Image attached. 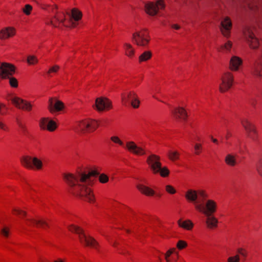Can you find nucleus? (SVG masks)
<instances>
[{
    "label": "nucleus",
    "instance_id": "nucleus-26",
    "mask_svg": "<svg viewBox=\"0 0 262 262\" xmlns=\"http://www.w3.org/2000/svg\"><path fill=\"white\" fill-rule=\"evenodd\" d=\"M15 34V29L13 28L8 27L0 31V38L6 39Z\"/></svg>",
    "mask_w": 262,
    "mask_h": 262
},
{
    "label": "nucleus",
    "instance_id": "nucleus-50",
    "mask_svg": "<svg viewBox=\"0 0 262 262\" xmlns=\"http://www.w3.org/2000/svg\"><path fill=\"white\" fill-rule=\"evenodd\" d=\"M195 150V154L196 155H199L202 149V145L201 144L196 143L194 146Z\"/></svg>",
    "mask_w": 262,
    "mask_h": 262
},
{
    "label": "nucleus",
    "instance_id": "nucleus-53",
    "mask_svg": "<svg viewBox=\"0 0 262 262\" xmlns=\"http://www.w3.org/2000/svg\"><path fill=\"white\" fill-rule=\"evenodd\" d=\"M0 128L3 130H7L8 128L6 126V125H5L3 123L0 121Z\"/></svg>",
    "mask_w": 262,
    "mask_h": 262
},
{
    "label": "nucleus",
    "instance_id": "nucleus-24",
    "mask_svg": "<svg viewBox=\"0 0 262 262\" xmlns=\"http://www.w3.org/2000/svg\"><path fill=\"white\" fill-rule=\"evenodd\" d=\"M242 60L239 57L233 56H232L229 62V68L232 71H237L239 69V67L242 64Z\"/></svg>",
    "mask_w": 262,
    "mask_h": 262
},
{
    "label": "nucleus",
    "instance_id": "nucleus-9",
    "mask_svg": "<svg viewBox=\"0 0 262 262\" xmlns=\"http://www.w3.org/2000/svg\"><path fill=\"white\" fill-rule=\"evenodd\" d=\"M222 83L220 84V91L221 92H225L228 91L231 86L233 82V76L229 72H225L221 77Z\"/></svg>",
    "mask_w": 262,
    "mask_h": 262
},
{
    "label": "nucleus",
    "instance_id": "nucleus-48",
    "mask_svg": "<svg viewBox=\"0 0 262 262\" xmlns=\"http://www.w3.org/2000/svg\"><path fill=\"white\" fill-rule=\"evenodd\" d=\"M165 189L166 191L170 194H174L176 192L175 189L172 186L169 185H166Z\"/></svg>",
    "mask_w": 262,
    "mask_h": 262
},
{
    "label": "nucleus",
    "instance_id": "nucleus-40",
    "mask_svg": "<svg viewBox=\"0 0 262 262\" xmlns=\"http://www.w3.org/2000/svg\"><path fill=\"white\" fill-rule=\"evenodd\" d=\"M187 244L186 242L180 240L178 241L177 244V247L179 249L182 250L183 248H185L187 246Z\"/></svg>",
    "mask_w": 262,
    "mask_h": 262
},
{
    "label": "nucleus",
    "instance_id": "nucleus-61",
    "mask_svg": "<svg viewBox=\"0 0 262 262\" xmlns=\"http://www.w3.org/2000/svg\"><path fill=\"white\" fill-rule=\"evenodd\" d=\"M126 231H127V232H129V230H126Z\"/></svg>",
    "mask_w": 262,
    "mask_h": 262
},
{
    "label": "nucleus",
    "instance_id": "nucleus-14",
    "mask_svg": "<svg viewBox=\"0 0 262 262\" xmlns=\"http://www.w3.org/2000/svg\"><path fill=\"white\" fill-rule=\"evenodd\" d=\"M241 123L246 130L248 137L253 141H256L257 139V132L254 125L246 119H242Z\"/></svg>",
    "mask_w": 262,
    "mask_h": 262
},
{
    "label": "nucleus",
    "instance_id": "nucleus-27",
    "mask_svg": "<svg viewBox=\"0 0 262 262\" xmlns=\"http://www.w3.org/2000/svg\"><path fill=\"white\" fill-rule=\"evenodd\" d=\"M137 188L142 193L147 196H152L155 193L154 190L143 184L137 185Z\"/></svg>",
    "mask_w": 262,
    "mask_h": 262
},
{
    "label": "nucleus",
    "instance_id": "nucleus-36",
    "mask_svg": "<svg viewBox=\"0 0 262 262\" xmlns=\"http://www.w3.org/2000/svg\"><path fill=\"white\" fill-rule=\"evenodd\" d=\"M237 252L243 258L244 260L246 259L248 256L247 250L243 248H239L237 249Z\"/></svg>",
    "mask_w": 262,
    "mask_h": 262
},
{
    "label": "nucleus",
    "instance_id": "nucleus-19",
    "mask_svg": "<svg viewBox=\"0 0 262 262\" xmlns=\"http://www.w3.org/2000/svg\"><path fill=\"white\" fill-rule=\"evenodd\" d=\"M252 73L257 77H262V51L255 61L252 68Z\"/></svg>",
    "mask_w": 262,
    "mask_h": 262
},
{
    "label": "nucleus",
    "instance_id": "nucleus-47",
    "mask_svg": "<svg viewBox=\"0 0 262 262\" xmlns=\"http://www.w3.org/2000/svg\"><path fill=\"white\" fill-rule=\"evenodd\" d=\"M232 47V43L231 41H227L224 45L221 47L222 50H226L227 51L230 50Z\"/></svg>",
    "mask_w": 262,
    "mask_h": 262
},
{
    "label": "nucleus",
    "instance_id": "nucleus-43",
    "mask_svg": "<svg viewBox=\"0 0 262 262\" xmlns=\"http://www.w3.org/2000/svg\"><path fill=\"white\" fill-rule=\"evenodd\" d=\"M14 213L19 215L20 216H24L27 215V213L19 209L15 208L13 210Z\"/></svg>",
    "mask_w": 262,
    "mask_h": 262
},
{
    "label": "nucleus",
    "instance_id": "nucleus-49",
    "mask_svg": "<svg viewBox=\"0 0 262 262\" xmlns=\"http://www.w3.org/2000/svg\"><path fill=\"white\" fill-rule=\"evenodd\" d=\"M7 108H8L5 104L0 103V114H2V115L6 114Z\"/></svg>",
    "mask_w": 262,
    "mask_h": 262
},
{
    "label": "nucleus",
    "instance_id": "nucleus-37",
    "mask_svg": "<svg viewBox=\"0 0 262 262\" xmlns=\"http://www.w3.org/2000/svg\"><path fill=\"white\" fill-rule=\"evenodd\" d=\"M27 62L29 64H34L38 62V59L34 55H29L27 57Z\"/></svg>",
    "mask_w": 262,
    "mask_h": 262
},
{
    "label": "nucleus",
    "instance_id": "nucleus-2",
    "mask_svg": "<svg viewBox=\"0 0 262 262\" xmlns=\"http://www.w3.org/2000/svg\"><path fill=\"white\" fill-rule=\"evenodd\" d=\"M69 229L71 232L79 234V238L82 244H84L87 246L97 249L98 243L97 241L91 236L88 237L79 227L72 225L69 227Z\"/></svg>",
    "mask_w": 262,
    "mask_h": 262
},
{
    "label": "nucleus",
    "instance_id": "nucleus-56",
    "mask_svg": "<svg viewBox=\"0 0 262 262\" xmlns=\"http://www.w3.org/2000/svg\"><path fill=\"white\" fill-rule=\"evenodd\" d=\"M50 24L51 25L53 26L54 27H58V26L52 20L50 21Z\"/></svg>",
    "mask_w": 262,
    "mask_h": 262
},
{
    "label": "nucleus",
    "instance_id": "nucleus-15",
    "mask_svg": "<svg viewBox=\"0 0 262 262\" xmlns=\"http://www.w3.org/2000/svg\"><path fill=\"white\" fill-rule=\"evenodd\" d=\"M93 107H95L97 111L101 112L110 109L112 107V103L107 98L99 97L96 99Z\"/></svg>",
    "mask_w": 262,
    "mask_h": 262
},
{
    "label": "nucleus",
    "instance_id": "nucleus-10",
    "mask_svg": "<svg viewBox=\"0 0 262 262\" xmlns=\"http://www.w3.org/2000/svg\"><path fill=\"white\" fill-rule=\"evenodd\" d=\"M146 162L154 174L158 173V170L162 165L159 156L151 154L147 157Z\"/></svg>",
    "mask_w": 262,
    "mask_h": 262
},
{
    "label": "nucleus",
    "instance_id": "nucleus-4",
    "mask_svg": "<svg viewBox=\"0 0 262 262\" xmlns=\"http://www.w3.org/2000/svg\"><path fill=\"white\" fill-rule=\"evenodd\" d=\"M185 197L187 201L192 202L196 208V204H200L202 201L206 200L207 195L204 190L196 191L190 189L186 192Z\"/></svg>",
    "mask_w": 262,
    "mask_h": 262
},
{
    "label": "nucleus",
    "instance_id": "nucleus-30",
    "mask_svg": "<svg viewBox=\"0 0 262 262\" xmlns=\"http://www.w3.org/2000/svg\"><path fill=\"white\" fill-rule=\"evenodd\" d=\"M225 162L228 165L234 166L236 164L235 156L231 154H228L225 157Z\"/></svg>",
    "mask_w": 262,
    "mask_h": 262
},
{
    "label": "nucleus",
    "instance_id": "nucleus-52",
    "mask_svg": "<svg viewBox=\"0 0 262 262\" xmlns=\"http://www.w3.org/2000/svg\"><path fill=\"white\" fill-rule=\"evenodd\" d=\"M16 121H17L18 125L21 128V129L23 131H25V130H26L25 126L18 120V119H16Z\"/></svg>",
    "mask_w": 262,
    "mask_h": 262
},
{
    "label": "nucleus",
    "instance_id": "nucleus-39",
    "mask_svg": "<svg viewBox=\"0 0 262 262\" xmlns=\"http://www.w3.org/2000/svg\"><path fill=\"white\" fill-rule=\"evenodd\" d=\"M32 10V7L29 5L27 4L25 6V7L23 9V12L26 15H28L30 14L31 11Z\"/></svg>",
    "mask_w": 262,
    "mask_h": 262
},
{
    "label": "nucleus",
    "instance_id": "nucleus-23",
    "mask_svg": "<svg viewBox=\"0 0 262 262\" xmlns=\"http://www.w3.org/2000/svg\"><path fill=\"white\" fill-rule=\"evenodd\" d=\"M70 16L69 22L72 27H75L76 24L74 22L75 21H78L82 17V13L80 11H78L76 9H73L72 10L71 14H68Z\"/></svg>",
    "mask_w": 262,
    "mask_h": 262
},
{
    "label": "nucleus",
    "instance_id": "nucleus-21",
    "mask_svg": "<svg viewBox=\"0 0 262 262\" xmlns=\"http://www.w3.org/2000/svg\"><path fill=\"white\" fill-rule=\"evenodd\" d=\"M122 99L124 103L127 102L128 100H130L131 105L134 108H138L139 106L140 101L135 93L130 92L127 94L126 97L125 95H122Z\"/></svg>",
    "mask_w": 262,
    "mask_h": 262
},
{
    "label": "nucleus",
    "instance_id": "nucleus-8",
    "mask_svg": "<svg viewBox=\"0 0 262 262\" xmlns=\"http://www.w3.org/2000/svg\"><path fill=\"white\" fill-rule=\"evenodd\" d=\"M132 40L137 46L144 47L148 45L149 39L146 30H143L133 33Z\"/></svg>",
    "mask_w": 262,
    "mask_h": 262
},
{
    "label": "nucleus",
    "instance_id": "nucleus-20",
    "mask_svg": "<svg viewBox=\"0 0 262 262\" xmlns=\"http://www.w3.org/2000/svg\"><path fill=\"white\" fill-rule=\"evenodd\" d=\"M231 26V21L228 17H225L224 19L221 21L220 29L224 36L228 37L229 36Z\"/></svg>",
    "mask_w": 262,
    "mask_h": 262
},
{
    "label": "nucleus",
    "instance_id": "nucleus-7",
    "mask_svg": "<svg viewBox=\"0 0 262 262\" xmlns=\"http://www.w3.org/2000/svg\"><path fill=\"white\" fill-rule=\"evenodd\" d=\"M21 163L25 167L39 170L42 168L43 164L42 161L37 157H32L31 156H25L21 159Z\"/></svg>",
    "mask_w": 262,
    "mask_h": 262
},
{
    "label": "nucleus",
    "instance_id": "nucleus-44",
    "mask_svg": "<svg viewBox=\"0 0 262 262\" xmlns=\"http://www.w3.org/2000/svg\"><path fill=\"white\" fill-rule=\"evenodd\" d=\"M1 233L3 236L7 237L9 234V229L7 227H4L1 229Z\"/></svg>",
    "mask_w": 262,
    "mask_h": 262
},
{
    "label": "nucleus",
    "instance_id": "nucleus-38",
    "mask_svg": "<svg viewBox=\"0 0 262 262\" xmlns=\"http://www.w3.org/2000/svg\"><path fill=\"white\" fill-rule=\"evenodd\" d=\"M9 84L13 88H16L18 86V82L17 79L13 77L9 76Z\"/></svg>",
    "mask_w": 262,
    "mask_h": 262
},
{
    "label": "nucleus",
    "instance_id": "nucleus-17",
    "mask_svg": "<svg viewBox=\"0 0 262 262\" xmlns=\"http://www.w3.org/2000/svg\"><path fill=\"white\" fill-rule=\"evenodd\" d=\"M15 73L14 67L7 63H2L0 66V75L2 78H9Z\"/></svg>",
    "mask_w": 262,
    "mask_h": 262
},
{
    "label": "nucleus",
    "instance_id": "nucleus-12",
    "mask_svg": "<svg viewBox=\"0 0 262 262\" xmlns=\"http://www.w3.org/2000/svg\"><path fill=\"white\" fill-rule=\"evenodd\" d=\"M244 38L250 48L255 49H257L259 46L258 39L253 34L252 30L249 28H247L244 31Z\"/></svg>",
    "mask_w": 262,
    "mask_h": 262
},
{
    "label": "nucleus",
    "instance_id": "nucleus-6",
    "mask_svg": "<svg viewBox=\"0 0 262 262\" xmlns=\"http://www.w3.org/2000/svg\"><path fill=\"white\" fill-rule=\"evenodd\" d=\"M99 124L96 120H85L77 123L75 127V130L85 133L93 132L98 127Z\"/></svg>",
    "mask_w": 262,
    "mask_h": 262
},
{
    "label": "nucleus",
    "instance_id": "nucleus-13",
    "mask_svg": "<svg viewBox=\"0 0 262 262\" xmlns=\"http://www.w3.org/2000/svg\"><path fill=\"white\" fill-rule=\"evenodd\" d=\"M64 108V103L56 98H50L48 101V108L50 113L55 114L62 111Z\"/></svg>",
    "mask_w": 262,
    "mask_h": 262
},
{
    "label": "nucleus",
    "instance_id": "nucleus-16",
    "mask_svg": "<svg viewBox=\"0 0 262 262\" xmlns=\"http://www.w3.org/2000/svg\"><path fill=\"white\" fill-rule=\"evenodd\" d=\"M9 100L15 106L19 108L26 111H30L32 105L28 102L17 97H11Z\"/></svg>",
    "mask_w": 262,
    "mask_h": 262
},
{
    "label": "nucleus",
    "instance_id": "nucleus-5",
    "mask_svg": "<svg viewBox=\"0 0 262 262\" xmlns=\"http://www.w3.org/2000/svg\"><path fill=\"white\" fill-rule=\"evenodd\" d=\"M205 200L202 201L200 204H196V209L206 216L211 215L216 210V203L211 200H207L205 203Z\"/></svg>",
    "mask_w": 262,
    "mask_h": 262
},
{
    "label": "nucleus",
    "instance_id": "nucleus-35",
    "mask_svg": "<svg viewBox=\"0 0 262 262\" xmlns=\"http://www.w3.org/2000/svg\"><path fill=\"white\" fill-rule=\"evenodd\" d=\"M167 155L171 160L174 161L179 159L180 154L177 151L170 150L168 151Z\"/></svg>",
    "mask_w": 262,
    "mask_h": 262
},
{
    "label": "nucleus",
    "instance_id": "nucleus-57",
    "mask_svg": "<svg viewBox=\"0 0 262 262\" xmlns=\"http://www.w3.org/2000/svg\"><path fill=\"white\" fill-rule=\"evenodd\" d=\"M211 139L212 141H213V142H214V143H218V141L216 139L213 138L212 137H211Z\"/></svg>",
    "mask_w": 262,
    "mask_h": 262
},
{
    "label": "nucleus",
    "instance_id": "nucleus-55",
    "mask_svg": "<svg viewBox=\"0 0 262 262\" xmlns=\"http://www.w3.org/2000/svg\"><path fill=\"white\" fill-rule=\"evenodd\" d=\"M53 262H66V259L58 258L57 259L55 260Z\"/></svg>",
    "mask_w": 262,
    "mask_h": 262
},
{
    "label": "nucleus",
    "instance_id": "nucleus-51",
    "mask_svg": "<svg viewBox=\"0 0 262 262\" xmlns=\"http://www.w3.org/2000/svg\"><path fill=\"white\" fill-rule=\"evenodd\" d=\"M59 69V67L57 65H55L53 67L50 68L49 70L48 73L50 74L51 73H56Z\"/></svg>",
    "mask_w": 262,
    "mask_h": 262
},
{
    "label": "nucleus",
    "instance_id": "nucleus-25",
    "mask_svg": "<svg viewBox=\"0 0 262 262\" xmlns=\"http://www.w3.org/2000/svg\"><path fill=\"white\" fill-rule=\"evenodd\" d=\"M26 224L29 226H34L44 227V226H48L47 223L41 219H27Z\"/></svg>",
    "mask_w": 262,
    "mask_h": 262
},
{
    "label": "nucleus",
    "instance_id": "nucleus-31",
    "mask_svg": "<svg viewBox=\"0 0 262 262\" xmlns=\"http://www.w3.org/2000/svg\"><path fill=\"white\" fill-rule=\"evenodd\" d=\"M151 53L150 51H145L143 52L139 58V60L140 62H143L147 61L151 57Z\"/></svg>",
    "mask_w": 262,
    "mask_h": 262
},
{
    "label": "nucleus",
    "instance_id": "nucleus-59",
    "mask_svg": "<svg viewBox=\"0 0 262 262\" xmlns=\"http://www.w3.org/2000/svg\"><path fill=\"white\" fill-rule=\"evenodd\" d=\"M116 244H117V243L115 242V243H114L113 244V245L114 247H115Z\"/></svg>",
    "mask_w": 262,
    "mask_h": 262
},
{
    "label": "nucleus",
    "instance_id": "nucleus-41",
    "mask_svg": "<svg viewBox=\"0 0 262 262\" xmlns=\"http://www.w3.org/2000/svg\"><path fill=\"white\" fill-rule=\"evenodd\" d=\"M256 169L259 175L262 177V158L259 159L257 163Z\"/></svg>",
    "mask_w": 262,
    "mask_h": 262
},
{
    "label": "nucleus",
    "instance_id": "nucleus-34",
    "mask_svg": "<svg viewBox=\"0 0 262 262\" xmlns=\"http://www.w3.org/2000/svg\"><path fill=\"white\" fill-rule=\"evenodd\" d=\"M158 171V173H160V176L162 177H166L169 174L168 169L166 167H162V165Z\"/></svg>",
    "mask_w": 262,
    "mask_h": 262
},
{
    "label": "nucleus",
    "instance_id": "nucleus-3",
    "mask_svg": "<svg viewBox=\"0 0 262 262\" xmlns=\"http://www.w3.org/2000/svg\"><path fill=\"white\" fill-rule=\"evenodd\" d=\"M111 140L115 143L125 147L123 142L117 136H114L111 137ZM125 147L130 152L137 155H144L146 154L145 149L142 147L138 146L133 141H128L126 143Z\"/></svg>",
    "mask_w": 262,
    "mask_h": 262
},
{
    "label": "nucleus",
    "instance_id": "nucleus-46",
    "mask_svg": "<svg viewBox=\"0 0 262 262\" xmlns=\"http://www.w3.org/2000/svg\"><path fill=\"white\" fill-rule=\"evenodd\" d=\"M176 251L175 248H171L168 250L167 252L165 254V260L169 259V257L172 253H174Z\"/></svg>",
    "mask_w": 262,
    "mask_h": 262
},
{
    "label": "nucleus",
    "instance_id": "nucleus-58",
    "mask_svg": "<svg viewBox=\"0 0 262 262\" xmlns=\"http://www.w3.org/2000/svg\"><path fill=\"white\" fill-rule=\"evenodd\" d=\"M40 260L41 261V262H47V260L45 259H42V258H40Z\"/></svg>",
    "mask_w": 262,
    "mask_h": 262
},
{
    "label": "nucleus",
    "instance_id": "nucleus-33",
    "mask_svg": "<svg viewBox=\"0 0 262 262\" xmlns=\"http://www.w3.org/2000/svg\"><path fill=\"white\" fill-rule=\"evenodd\" d=\"M54 19L57 22H59L62 24L63 26L66 27H68V26L66 25L64 23L66 20L64 14L63 13L61 14H57L54 16Z\"/></svg>",
    "mask_w": 262,
    "mask_h": 262
},
{
    "label": "nucleus",
    "instance_id": "nucleus-28",
    "mask_svg": "<svg viewBox=\"0 0 262 262\" xmlns=\"http://www.w3.org/2000/svg\"><path fill=\"white\" fill-rule=\"evenodd\" d=\"M206 224L208 228L211 229L217 227L218 221L217 219L211 215L207 216Z\"/></svg>",
    "mask_w": 262,
    "mask_h": 262
},
{
    "label": "nucleus",
    "instance_id": "nucleus-29",
    "mask_svg": "<svg viewBox=\"0 0 262 262\" xmlns=\"http://www.w3.org/2000/svg\"><path fill=\"white\" fill-rule=\"evenodd\" d=\"M178 223L180 227L188 230H191L193 227V223L189 220H187L183 222H182L181 220H179L178 221Z\"/></svg>",
    "mask_w": 262,
    "mask_h": 262
},
{
    "label": "nucleus",
    "instance_id": "nucleus-32",
    "mask_svg": "<svg viewBox=\"0 0 262 262\" xmlns=\"http://www.w3.org/2000/svg\"><path fill=\"white\" fill-rule=\"evenodd\" d=\"M124 47L126 51V55L129 57L133 56L134 54L135 51L132 46L128 43H125Z\"/></svg>",
    "mask_w": 262,
    "mask_h": 262
},
{
    "label": "nucleus",
    "instance_id": "nucleus-60",
    "mask_svg": "<svg viewBox=\"0 0 262 262\" xmlns=\"http://www.w3.org/2000/svg\"><path fill=\"white\" fill-rule=\"evenodd\" d=\"M166 262H171L170 259H167V260H166Z\"/></svg>",
    "mask_w": 262,
    "mask_h": 262
},
{
    "label": "nucleus",
    "instance_id": "nucleus-1",
    "mask_svg": "<svg viewBox=\"0 0 262 262\" xmlns=\"http://www.w3.org/2000/svg\"><path fill=\"white\" fill-rule=\"evenodd\" d=\"M99 173L95 170L85 172H78L76 174L64 173L63 179L70 187V191L89 202H93L94 195L90 187L93 185L95 178Z\"/></svg>",
    "mask_w": 262,
    "mask_h": 262
},
{
    "label": "nucleus",
    "instance_id": "nucleus-11",
    "mask_svg": "<svg viewBox=\"0 0 262 262\" xmlns=\"http://www.w3.org/2000/svg\"><path fill=\"white\" fill-rule=\"evenodd\" d=\"M164 7L163 0H158L156 3L149 2L145 5V11L150 15H155L158 10L164 9Z\"/></svg>",
    "mask_w": 262,
    "mask_h": 262
},
{
    "label": "nucleus",
    "instance_id": "nucleus-22",
    "mask_svg": "<svg viewBox=\"0 0 262 262\" xmlns=\"http://www.w3.org/2000/svg\"><path fill=\"white\" fill-rule=\"evenodd\" d=\"M172 114L177 119H180L185 121L187 117V114L186 110L182 107L175 108L171 111Z\"/></svg>",
    "mask_w": 262,
    "mask_h": 262
},
{
    "label": "nucleus",
    "instance_id": "nucleus-42",
    "mask_svg": "<svg viewBox=\"0 0 262 262\" xmlns=\"http://www.w3.org/2000/svg\"><path fill=\"white\" fill-rule=\"evenodd\" d=\"M240 256L237 254L234 256L229 257L228 258V262H239Z\"/></svg>",
    "mask_w": 262,
    "mask_h": 262
},
{
    "label": "nucleus",
    "instance_id": "nucleus-45",
    "mask_svg": "<svg viewBox=\"0 0 262 262\" xmlns=\"http://www.w3.org/2000/svg\"><path fill=\"white\" fill-rule=\"evenodd\" d=\"M99 181L102 183H105L108 181V177L105 174H101L99 178Z\"/></svg>",
    "mask_w": 262,
    "mask_h": 262
},
{
    "label": "nucleus",
    "instance_id": "nucleus-54",
    "mask_svg": "<svg viewBox=\"0 0 262 262\" xmlns=\"http://www.w3.org/2000/svg\"><path fill=\"white\" fill-rule=\"evenodd\" d=\"M171 27L176 30H179L180 28V26L177 24H173L171 25Z\"/></svg>",
    "mask_w": 262,
    "mask_h": 262
},
{
    "label": "nucleus",
    "instance_id": "nucleus-18",
    "mask_svg": "<svg viewBox=\"0 0 262 262\" xmlns=\"http://www.w3.org/2000/svg\"><path fill=\"white\" fill-rule=\"evenodd\" d=\"M39 125L42 129H47L50 132L54 131L57 127L56 122L52 120H50L49 118H41Z\"/></svg>",
    "mask_w": 262,
    "mask_h": 262
}]
</instances>
